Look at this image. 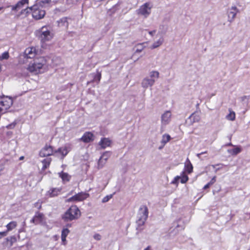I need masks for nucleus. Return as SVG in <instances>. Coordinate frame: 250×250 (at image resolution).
Returning <instances> with one entry per match:
<instances>
[{
	"instance_id": "obj_1",
	"label": "nucleus",
	"mask_w": 250,
	"mask_h": 250,
	"mask_svg": "<svg viewBox=\"0 0 250 250\" xmlns=\"http://www.w3.org/2000/svg\"><path fill=\"white\" fill-rule=\"evenodd\" d=\"M81 216V211L76 205H71L62 215V218L65 222L72 221L79 219Z\"/></svg>"
},
{
	"instance_id": "obj_2",
	"label": "nucleus",
	"mask_w": 250,
	"mask_h": 250,
	"mask_svg": "<svg viewBox=\"0 0 250 250\" xmlns=\"http://www.w3.org/2000/svg\"><path fill=\"white\" fill-rule=\"evenodd\" d=\"M148 216V209L147 207L143 205L140 207L138 212V219L136 223L138 227L145 225Z\"/></svg>"
},
{
	"instance_id": "obj_3",
	"label": "nucleus",
	"mask_w": 250,
	"mask_h": 250,
	"mask_svg": "<svg viewBox=\"0 0 250 250\" xmlns=\"http://www.w3.org/2000/svg\"><path fill=\"white\" fill-rule=\"evenodd\" d=\"M36 35L42 42L49 41L53 38V34L45 26H42L37 30Z\"/></svg>"
},
{
	"instance_id": "obj_4",
	"label": "nucleus",
	"mask_w": 250,
	"mask_h": 250,
	"mask_svg": "<svg viewBox=\"0 0 250 250\" xmlns=\"http://www.w3.org/2000/svg\"><path fill=\"white\" fill-rule=\"evenodd\" d=\"M27 9L31 11L33 18L36 20L42 19L45 15V10L42 9V7L38 5H34Z\"/></svg>"
},
{
	"instance_id": "obj_5",
	"label": "nucleus",
	"mask_w": 250,
	"mask_h": 250,
	"mask_svg": "<svg viewBox=\"0 0 250 250\" xmlns=\"http://www.w3.org/2000/svg\"><path fill=\"white\" fill-rule=\"evenodd\" d=\"M43 62L44 60L42 59L41 61H35L33 63H30L27 68V70L35 74H39L44 65Z\"/></svg>"
},
{
	"instance_id": "obj_6",
	"label": "nucleus",
	"mask_w": 250,
	"mask_h": 250,
	"mask_svg": "<svg viewBox=\"0 0 250 250\" xmlns=\"http://www.w3.org/2000/svg\"><path fill=\"white\" fill-rule=\"evenodd\" d=\"M90 196L88 193L86 192H79L72 197L69 198L67 200L68 202H82L86 200Z\"/></svg>"
},
{
	"instance_id": "obj_7",
	"label": "nucleus",
	"mask_w": 250,
	"mask_h": 250,
	"mask_svg": "<svg viewBox=\"0 0 250 250\" xmlns=\"http://www.w3.org/2000/svg\"><path fill=\"white\" fill-rule=\"evenodd\" d=\"M30 222L34 224L35 225H43L46 222V217L45 215L39 211H36L35 215L30 220Z\"/></svg>"
},
{
	"instance_id": "obj_8",
	"label": "nucleus",
	"mask_w": 250,
	"mask_h": 250,
	"mask_svg": "<svg viewBox=\"0 0 250 250\" xmlns=\"http://www.w3.org/2000/svg\"><path fill=\"white\" fill-rule=\"evenodd\" d=\"M53 147L48 144H46L39 152V156L41 157H45L53 155L55 153Z\"/></svg>"
},
{
	"instance_id": "obj_9",
	"label": "nucleus",
	"mask_w": 250,
	"mask_h": 250,
	"mask_svg": "<svg viewBox=\"0 0 250 250\" xmlns=\"http://www.w3.org/2000/svg\"><path fill=\"white\" fill-rule=\"evenodd\" d=\"M152 7V5L150 2H146L140 6L137 13L139 15L147 17L150 14Z\"/></svg>"
},
{
	"instance_id": "obj_10",
	"label": "nucleus",
	"mask_w": 250,
	"mask_h": 250,
	"mask_svg": "<svg viewBox=\"0 0 250 250\" xmlns=\"http://www.w3.org/2000/svg\"><path fill=\"white\" fill-rule=\"evenodd\" d=\"M13 104V99L8 96H4L0 99V105L6 112Z\"/></svg>"
},
{
	"instance_id": "obj_11",
	"label": "nucleus",
	"mask_w": 250,
	"mask_h": 250,
	"mask_svg": "<svg viewBox=\"0 0 250 250\" xmlns=\"http://www.w3.org/2000/svg\"><path fill=\"white\" fill-rule=\"evenodd\" d=\"M37 53V51L35 47H28L24 52V56L27 59H33L36 56Z\"/></svg>"
},
{
	"instance_id": "obj_12",
	"label": "nucleus",
	"mask_w": 250,
	"mask_h": 250,
	"mask_svg": "<svg viewBox=\"0 0 250 250\" xmlns=\"http://www.w3.org/2000/svg\"><path fill=\"white\" fill-rule=\"evenodd\" d=\"M80 140L85 143H88L94 140V136L91 132H86L83 134Z\"/></svg>"
},
{
	"instance_id": "obj_13",
	"label": "nucleus",
	"mask_w": 250,
	"mask_h": 250,
	"mask_svg": "<svg viewBox=\"0 0 250 250\" xmlns=\"http://www.w3.org/2000/svg\"><path fill=\"white\" fill-rule=\"evenodd\" d=\"M171 112L170 111H166L161 117L162 124L166 125L168 124L171 120Z\"/></svg>"
},
{
	"instance_id": "obj_14",
	"label": "nucleus",
	"mask_w": 250,
	"mask_h": 250,
	"mask_svg": "<svg viewBox=\"0 0 250 250\" xmlns=\"http://www.w3.org/2000/svg\"><path fill=\"white\" fill-rule=\"evenodd\" d=\"M111 144V141L107 138H103L101 139L99 143V146H101L102 148H105L107 147L110 146Z\"/></svg>"
},
{
	"instance_id": "obj_15",
	"label": "nucleus",
	"mask_w": 250,
	"mask_h": 250,
	"mask_svg": "<svg viewBox=\"0 0 250 250\" xmlns=\"http://www.w3.org/2000/svg\"><path fill=\"white\" fill-rule=\"evenodd\" d=\"M62 191V188H51L47 192V194L50 197H54L60 194Z\"/></svg>"
},
{
	"instance_id": "obj_16",
	"label": "nucleus",
	"mask_w": 250,
	"mask_h": 250,
	"mask_svg": "<svg viewBox=\"0 0 250 250\" xmlns=\"http://www.w3.org/2000/svg\"><path fill=\"white\" fill-rule=\"evenodd\" d=\"M190 120L191 124L199 122L201 119L200 115L197 112H194L188 118Z\"/></svg>"
},
{
	"instance_id": "obj_17",
	"label": "nucleus",
	"mask_w": 250,
	"mask_h": 250,
	"mask_svg": "<svg viewBox=\"0 0 250 250\" xmlns=\"http://www.w3.org/2000/svg\"><path fill=\"white\" fill-rule=\"evenodd\" d=\"M28 3L27 0H21L18 2L16 5L12 6V10L13 11L18 10L21 8L25 4Z\"/></svg>"
},
{
	"instance_id": "obj_18",
	"label": "nucleus",
	"mask_w": 250,
	"mask_h": 250,
	"mask_svg": "<svg viewBox=\"0 0 250 250\" xmlns=\"http://www.w3.org/2000/svg\"><path fill=\"white\" fill-rule=\"evenodd\" d=\"M69 151L67 146L59 147L58 149L55 150V153H59L62 156V158H63L65 156L67 155Z\"/></svg>"
},
{
	"instance_id": "obj_19",
	"label": "nucleus",
	"mask_w": 250,
	"mask_h": 250,
	"mask_svg": "<svg viewBox=\"0 0 250 250\" xmlns=\"http://www.w3.org/2000/svg\"><path fill=\"white\" fill-rule=\"evenodd\" d=\"M155 83V80L153 79H149L147 78L144 79L142 83V85L144 88H146L148 86H151Z\"/></svg>"
},
{
	"instance_id": "obj_20",
	"label": "nucleus",
	"mask_w": 250,
	"mask_h": 250,
	"mask_svg": "<svg viewBox=\"0 0 250 250\" xmlns=\"http://www.w3.org/2000/svg\"><path fill=\"white\" fill-rule=\"evenodd\" d=\"M70 232V230L67 228H63L62 230L61 239L62 243L63 245L66 244V238Z\"/></svg>"
},
{
	"instance_id": "obj_21",
	"label": "nucleus",
	"mask_w": 250,
	"mask_h": 250,
	"mask_svg": "<svg viewBox=\"0 0 250 250\" xmlns=\"http://www.w3.org/2000/svg\"><path fill=\"white\" fill-rule=\"evenodd\" d=\"M52 159L51 158H45L42 161V170H45L48 168L51 164Z\"/></svg>"
},
{
	"instance_id": "obj_22",
	"label": "nucleus",
	"mask_w": 250,
	"mask_h": 250,
	"mask_svg": "<svg viewBox=\"0 0 250 250\" xmlns=\"http://www.w3.org/2000/svg\"><path fill=\"white\" fill-rule=\"evenodd\" d=\"M238 12V9L236 6H232L229 11H228L229 18L232 20L235 17L236 14Z\"/></svg>"
},
{
	"instance_id": "obj_23",
	"label": "nucleus",
	"mask_w": 250,
	"mask_h": 250,
	"mask_svg": "<svg viewBox=\"0 0 250 250\" xmlns=\"http://www.w3.org/2000/svg\"><path fill=\"white\" fill-rule=\"evenodd\" d=\"M180 179V182L182 184H185L188 182L189 178L188 175L185 173V171H183L181 174L180 176H177L175 177V179L177 180Z\"/></svg>"
},
{
	"instance_id": "obj_24",
	"label": "nucleus",
	"mask_w": 250,
	"mask_h": 250,
	"mask_svg": "<svg viewBox=\"0 0 250 250\" xmlns=\"http://www.w3.org/2000/svg\"><path fill=\"white\" fill-rule=\"evenodd\" d=\"M185 170L188 174L191 173L193 171L192 165L188 158L187 159L186 163L185 165Z\"/></svg>"
},
{
	"instance_id": "obj_25",
	"label": "nucleus",
	"mask_w": 250,
	"mask_h": 250,
	"mask_svg": "<svg viewBox=\"0 0 250 250\" xmlns=\"http://www.w3.org/2000/svg\"><path fill=\"white\" fill-rule=\"evenodd\" d=\"M59 176L62 178L63 182H68L71 179L70 176L67 173L62 171L59 173Z\"/></svg>"
},
{
	"instance_id": "obj_26",
	"label": "nucleus",
	"mask_w": 250,
	"mask_h": 250,
	"mask_svg": "<svg viewBox=\"0 0 250 250\" xmlns=\"http://www.w3.org/2000/svg\"><path fill=\"white\" fill-rule=\"evenodd\" d=\"M58 24L59 26H64L67 28L69 25L67 18L64 17L60 19V20L58 21Z\"/></svg>"
},
{
	"instance_id": "obj_27",
	"label": "nucleus",
	"mask_w": 250,
	"mask_h": 250,
	"mask_svg": "<svg viewBox=\"0 0 250 250\" xmlns=\"http://www.w3.org/2000/svg\"><path fill=\"white\" fill-rule=\"evenodd\" d=\"M17 226V223L16 221H11L9 222L6 226V227L7 228V231H10L12 230L13 229L16 228Z\"/></svg>"
},
{
	"instance_id": "obj_28",
	"label": "nucleus",
	"mask_w": 250,
	"mask_h": 250,
	"mask_svg": "<svg viewBox=\"0 0 250 250\" xmlns=\"http://www.w3.org/2000/svg\"><path fill=\"white\" fill-rule=\"evenodd\" d=\"M242 151V149L240 147L236 146L234 148L229 150V152L232 155H236L237 154L240 153Z\"/></svg>"
},
{
	"instance_id": "obj_29",
	"label": "nucleus",
	"mask_w": 250,
	"mask_h": 250,
	"mask_svg": "<svg viewBox=\"0 0 250 250\" xmlns=\"http://www.w3.org/2000/svg\"><path fill=\"white\" fill-rule=\"evenodd\" d=\"M229 113L226 116V118L228 120L234 121L235 119V113L234 111L229 109Z\"/></svg>"
},
{
	"instance_id": "obj_30",
	"label": "nucleus",
	"mask_w": 250,
	"mask_h": 250,
	"mask_svg": "<svg viewBox=\"0 0 250 250\" xmlns=\"http://www.w3.org/2000/svg\"><path fill=\"white\" fill-rule=\"evenodd\" d=\"M171 139L170 136L168 134H164L162 137L161 141L162 143L163 144V146L165 145L168 142L170 141Z\"/></svg>"
},
{
	"instance_id": "obj_31",
	"label": "nucleus",
	"mask_w": 250,
	"mask_h": 250,
	"mask_svg": "<svg viewBox=\"0 0 250 250\" xmlns=\"http://www.w3.org/2000/svg\"><path fill=\"white\" fill-rule=\"evenodd\" d=\"M163 42V39L162 38L159 39L156 42H155L152 45L151 48L154 49L160 46Z\"/></svg>"
},
{
	"instance_id": "obj_32",
	"label": "nucleus",
	"mask_w": 250,
	"mask_h": 250,
	"mask_svg": "<svg viewBox=\"0 0 250 250\" xmlns=\"http://www.w3.org/2000/svg\"><path fill=\"white\" fill-rule=\"evenodd\" d=\"M7 241L9 242V245L10 247L12 246L13 244L17 241V238L15 236H12L9 238H6Z\"/></svg>"
},
{
	"instance_id": "obj_33",
	"label": "nucleus",
	"mask_w": 250,
	"mask_h": 250,
	"mask_svg": "<svg viewBox=\"0 0 250 250\" xmlns=\"http://www.w3.org/2000/svg\"><path fill=\"white\" fill-rule=\"evenodd\" d=\"M102 77L101 73L97 71V74L94 76L93 81V82H97V83H99Z\"/></svg>"
},
{
	"instance_id": "obj_34",
	"label": "nucleus",
	"mask_w": 250,
	"mask_h": 250,
	"mask_svg": "<svg viewBox=\"0 0 250 250\" xmlns=\"http://www.w3.org/2000/svg\"><path fill=\"white\" fill-rule=\"evenodd\" d=\"M9 53L7 51L3 52L0 56V60L2 61L3 60H7L9 58Z\"/></svg>"
},
{
	"instance_id": "obj_35",
	"label": "nucleus",
	"mask_w": 250,
	"mask_h": 250,
	"mask_svg": "<svg viewBox=\"0 0 250 250\" xmlns=\"http://www.w3.org/2000/svg\"><path fill=\"white\" fill-rule=\"evenodd\" d=\"M42 202L41 200H38L37 202L34 203V207L40 210L42 208Z\"/></svg>"
},
{
	"instance_id": "obj_36",
	"label": "nucleus",
	"mask_w": 250,
	"mask_h": 250,
	"mask_svg": "<svg viewBox=\"0 0 250 250\" xmlns=\"http://www.w3.org/2000/svg\"><path fill=\"white\" fill-rule=\"evenodd\" d=\"M110 153H111L110 152H107V151L105 152L103 154L101 158L104 159L105 160H107L108 159V158L109 157V156L110 155Z\"/></svg>"
},
{
	"instance_id": "obj_37",
	"label": "nucleus",
	"mask_w": 250,
	"mask_h": 250,
	"mask_svg": "<svg viewBox=\"0 0 250 250\" xmlns=\"http://www.w3.org/2000/svg\"><path fill=\"white\" fill-rule=\"evenodd\" d=\"M17 125V122L16 121L13 122L11 124H10L6 126V128L8 129H12L15 128Z\"/></svg>"
},
{
	"instance_id": "obj_38",
	"label": "nucleus",
	"mask_w": 250,
	"mask_h": 250,
	"mask_svg": "<svg viewBox=\"0 0 250 250\" xmlns=\"http://www.w3.org/2000/svg\"><path fill=\"white\" fill-rule=\"evenodd\" d=\"M150 76L151 78L156 77L158 78L159 76V73L158 71H153L150 72Z\"/></svg>"
},
{
	"instance_id": "obj_39",
	"label": "nucleus",
	"mask_w": 250,
	"mask_h": 250,
	"mask_svg": "<svg viewBox=\"0 0 250 250\" xmlns=\"http://www.w3.org/2000/svg\"><path fill=\"white\" fill-rule=\"evenodd\" d=\"M112 197V195H107L106 196H105L103 198V200H102V202L103 203H106L107 202H108Z\"/></svg>"
},
{
	"instance_id": "obj_40",
	"label": "nucleus",
	"mask_w": 250,
	"mask_h": 250,
	"mask_svg": "<svg viewBox=\"0 0 250 250\" xmlns=\"http://www.w3.org/2000/svg\"><path fill=\"white\" fill-rule=\"evenodd\" d=\"M94 238L96 240H100L101 239V236L100 234L96 233L93 236Z\"/></svg>"
},
{
	"instance_id": "obj_41",
	"label": "nucleus",
	"mask_w": 250,
	"mask_h": 250,
	"mask_svg": "<svg viewBox=\"0 0 250 250\" xmlns=\"http://www.w3.org/2000/svg\"><path fill=\"white\" fill-rule=\"evenodd\" d=\"M216 176H214L211 179V180L209 182H208V184L210 185V186H211L212 185H213L215 182H216Z\"/></svg>"
},
{
	"instance_id": "obj_42",
	"label": "nucleus",
	"mask_w": 250,
	"mask_h": 250,
	"mask_svg": "<svg viewBox=\"0 0 250 250\" xmlns=\"http://www.w3.org/2000/svg\"><path fill=\"white\" fill-rule=\"evenodd\" d=\"M8 231L7 230L4 231H0V235L1 236H5L7 235ZM1 237H0V239Z\"/></svg>"
},
{
	"instance_id": "obj_43",
	"label": "nucleus",
	"mask_w": 250,
	"mask_h": 250,
	"mask_svg": "<svg viewBox=\"0 0 250 250\" xmlns=\"http://www.w3.org/2000/svg\"><path fill=\"white\" fill-rule=\"evenodd\" d=\"M210 186L208 184V183L207 184L205 185V186L203 187V189H206L209 188Z\"/></svg>"
},
{
	"instance_id": "obj_44",
	"label": "nucleus",
	"mask_w": 250,
	"mask_h": 250,
	"mask_svg": "<svg viewBox=\"0 0 250 250\" xmlns=\"http://www.w3.org/2000/svg\"><path fill=\"white\" fill-rule=\"evenodd\" d=\"M208 151H204V152H202L201 153H199L197 155V156L199 157V156L201 155H202V154H206L207 153Z\"/></svg>"
},
{
	"instance_id": "obj_45",
	"label": "nucleus",
	"mask_w": 250,
	"mask_h": 250,
	"mask_svg": "<svg viewBox=\"0 0 250 250\" xmlns=\"http://www.w3.org/2000/svg\"><path fill=\"white\" fill-rule=\"evenodd\" d=\"M155 32H156L155 30H153V31H149V34L150 35L153 36L155 33Z\"/></svg>"
},
{
	"instance_id": "obj_46",
	"label": "nucleus",
	"mask_w": 250,
	"mask_h": 250,
	"mask_svg": "<svg viewBox=\"0 0 250 250\" xmlns=\"http://www.w3.org/2000/svg\"><path fill=\"white\" fill-rule=\"evenodd\" d=\"M144 250H151V247L150 246H148L147 248L145 249Z\"/></svg>"
},
{
	"instance_id": "obj_47",
	"label": "nucleus",
	"mask_w": 250,
	"mask_h": 250,
	"mask_svg": "<svg viewBox=\"0 0 250 250\" xmlns=\"http://www.w3.org/2000/svg\"><path fill=\"white\" fill-rule=\"evenodd\" d=\"M24 156H21L19 158V160H22L23 159H24Z\"/></svg>"
},
{
	"instance_id": "obj_48",
	"label": "nucleus",
	"mask_w": 250,
	"mask_h": 250,
	"mask_svg": "<svg viewBox=\"0 0 250 250\" xmlns=\"http://www.w3.org/2000/svg\"><path fill=\"white\" fill-rule=\"evenodd\" d=\"M141 50H142L141 49H140H140H137L136 52H140L141 51Z\"/></svg>"
},
{
	"instance_id": "obj_49",
	"label": "nucleus",
	"mask_w": 250,
	"mask_h": 250,
	"mask_svg": "<svg viewBox=\"0 0 250 250\" xmlns=\"http://www.w3.org/2000/svg\"><path fill=\"white\" fill-rule=\"evenodd\" d=\"M211 167L215 168V165H212Z\"/></svg>"
},
{
	"instance_id": "obj_50",
	"label": "nucleus",
	"mask_w": 250,
	"mask_h": 250,
	"mask_svg": "<svg viewBox=\"0 0 250 250\" xmlns=\"http://www.w3.org/2000/svg\"><path fill=\"white\" fill-rule=\"evenodd\" d=\"M229 146H232V145L231 143H230V144H229Z\"/></svg>"
},
{
	"instance_id": "obj_51",
	"label": "nucleus",
	"mask_w": 250,
	"mask_h": 250,
	"mask_svg": "<svg viewBox=\"0 0 250 250\" xmlns=\"http://www.w3.org/2000/svg\"><path fill=\"white\" fill-rule=\"evenodd\" d=\"M2 8H3V7H0V10H1Z\"/></svg>"
}]
</instances>
